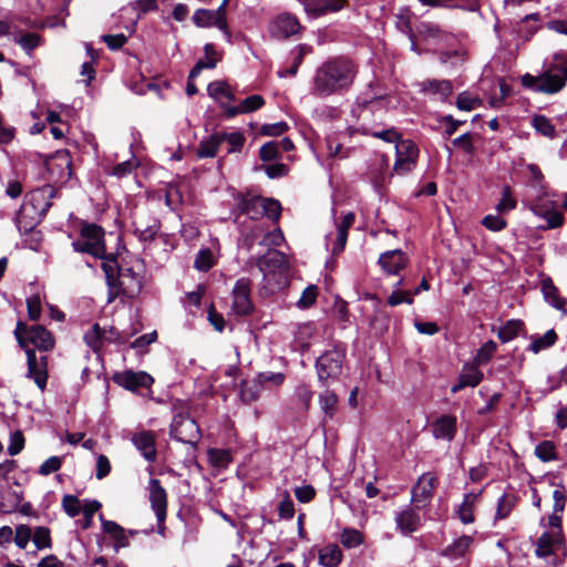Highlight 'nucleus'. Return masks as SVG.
Returning <instances> with one entry per match:
<instances>
[{"instance_id": "e433bc0d", "label": "nucleus", "mask_w": 567, "mask_h": 567, "mask_svg": "<svg viewBox=\"0 0 567 567\" xmlns=\"http://www.w3.org/2000/svg\"><path fill=\"white\" fill-rule=\"evenodd\" d=\"M220 145L221 144L218 133H215L208 138L200 141L196 151V155L199 158L214 157L217 154Z\"/></svg>"}, {"instance_id": "cd10ccee", "label": "nucleus", "mask_w": 567, "mask_h": 567, "mask_svg": "<svg viewBox=\"0 0 567 567\" xmlns=\"http://www.w3.org/2000/svg\"><path fill=\"white\" fill-rule=\"evenodd\" d=\"M472 544L473 538L471 536L463 535L449 545L443 550V555L451 559L464 557L470 551Z\"/></svg>"}, {"instance_id": "7ed1b4c3", "label": "nucleus", "mask_w": 567, "mask_h": 567, "mask_svg": "<svg viewBox=\"0 0 567 567\" xmlns=\"http://www.w3.org/2000/svg\"><path fill=\"white\" fill-rule=\"evenodd\" d=\"M567 81V52L559 51L553 55V61L539 75L526 73L522 76V84L534 91L545 94H555L563 90Z\"/></svg>"}, {"instance_id": "a18cd8bd", "label": "nucleus", "mask_w": 567, "mask_h": 567, "mask_svg": "<svg viewBox=\"0 0 567 567\" xmlns=\"http://www.w3.org/2000/svg\"><path fill=\"white\" fill-rule=\"evenodd\" d=\"M32 542L37 549H50L52 548L51 533L48 527L39 526L32 532Z\"/></svg>"}, {"instance_id": "8fccbe9b", "label": "nucleus", "mask_w": 567, "mask_h": 567, "mask_svg": "<svg viewBox=\"0 0 567 567\" xmlns=\"http://www.w3.org/2000/svg\"><path fill=\"white\" fill-rule=\"evenodd\" d=\"M497 350V344L493 340H488L482 344L474 357V363L477 365L486 364Z\"/></svg>"}, {"instance_id": "338daca9", "label": "nucleus", "mask_w": 567, "mask_h": 567, "mask_svg": "<svg viewBox=\"0 0 567 567\" xmlns=\"http://www.w3.org/2000/svg\"><path fill=\"white\" fill-rule=\"evenodd\" d=\"M279 156V144L275 141L264 144L259 150V157L264 162L276 159Z\"/></svg>"}, {"instance_id": "b1692460", "label": "nucleus", "mask_w": 567, "mask_h": 567, "mask_svg": "<svg viewBox=\"0 0 567 567\" xmlns=\"http://www.w3.org/2000/svg\"><path fill=\"white\" fill-rule=\"evenodd\" d=\"M265 104V100L261 95H258V94H254V95H250L246 99H244L243 101H240V103L236 106H225V110H226V114L228 117H234L238 114H247V113H251V112H255L257 110H259L260 107H262Z\"/></svg>"}, {"instance_id": "a211bd4d", "label": "nucleus", "mask_w": 567, "mask_h": 567, "mask_svg": "<svg viewBox=\"0 0 567 567\" xmlns=\"http://www.w3.org/2000/svg\"><path fill=\"white\" fill-rule=\"evenodd\" d=\"M300 30V23L296 16L290 13L279 14L270 25L271 33L281 39H286L290 35L298 33Z\"/></svg>"}, {"instance_id": "f8f14e48", "label": "nucleus", "mask_w": 567, "mask_h": 567, "mask_svg": "<svg viewBox=\"0 0 567 567\" xmlns=\"http://www.w3.org/2000/svg\"><path fill=\"white\" fill-rule=\"evenodd\" d=\"M113 381L128 391L136 392L141 389H150L154 379L144 371L125 370L115 373Z\"/></svg>"}, {"instance_id": "c756f323", "label": "nucleus", "mask_w": 567, "mask_h": 567, "mask_svg": "<svg viewBox=\"0 0 567 567\" xmlns=\"http://www.w3.org/2000/svg\"><path fill=\"white\" fill-rule=\"evenodd\" d=\"M342 560V551L336 544H329L319 550V564L324 567H337Z\"/></svg>"}, {"instance_id": "0e129e2a", "label": "nucleus", "mask_w": 567, "mask_h": 567, "mask_svg": "<svg viewBox=\"0 0 567 567\" xmlns=\"http://www.w3.org/2000/svg\"><path fill=\"white\" fill-rule=\"evenodd\" d=\"M318 297V288L315 285L308 286L301 293L299 300L297 301V307L300 309L310 308L315 305Z\"/></svg>"}, {"instance_id": "f257e3e1", "label": "nucleus", "mask_w": 567, "mask_h": 567, "mask_svg": "<svg viewBox=\"0 0 567 567\" xmlns=\"http://www.w3.org/2000/svg\"><path fill=\"white\" fill-rule=\"evenodd\" d=\"M357 75L355 64L346 58H334L322 63L312 81V94L327 97L347 91Z\"/></svg>"}, {"instance_id": "3c124183", "label": "nucleus", "mask_w": 567, "mask_h": 567, "mask_svg": "<svg viewBox=\"0 0 567 567\" xmlns=\"http://www.w3.org/2000/svg\"><path fill=\"white\" fill-rule=\"evenodd\" d=\"M315 333V326L311 322L298 326L295 332V340L301 349L308 348Z\"/></svg>"}, {"instance_id": "09e8293b", "label": "nucleus", "mask_w": 567, "mask_h": 567, "mask_svg": "<svg viewBox=\"0 0 567 567\" xmlns=\"http://www.w3.org/2000/svg\"><path fill=\"white\" fill-rule=\"evenodd\" d=\"M396 27L401 32L409 34L412 42L411 49L413 51H416L414 37L411 33V12L409 9H401L400 12L396 14Z\"/></svg>"}, {"instance_id": "0eeeda50", "label": "nucleus", "mask_w": 567, "mask_h": 567, "mask_svg": "<svg viewBox=\"0 0 567 567\" xmlns=\"http://www.w3.org/2000/svg\"><path fill=\"white\" fill-rule=\"evenodd\" d=\"M346 355L344 348L333 346L331 349L322 353L317 360V373L320 381L336 379L341 373L343 359Z\"/></svg>"}, {"instance_id": "4d7b16f0", "label": "nucleus", "mask_w": 567, "mask_h": 567, "mask_svg": "<svg viewBox=\"0 0 567 567\" xmlns=\"http://www.w3.org/2000/svg\"><path fill=\"white\" fill-rule=\"evenodd\" d=\"M103 331L101 327L95 323L85 334H84V341L85 343L94 351H97L104 340H103Z\"/></svg>"}, {"instance_id": "e2e57ef3", "label": "nucleus", "mask_w": 567, "mask_h": 567, "mask_svg": "<svg viewBox=\"0 0 567 567\" xmlns=\"http://www.w3.org/2000/svg\"><path fill=\"white\" fill-rule=\"evenodd\" d=\"M516 199L512 194V189L509 186H504L502 189V198L499 203L496 205V210L498 213H506L513 210L516 207Z\"/></svg>"}, {"instance_id": "c9c22d12", "label": "nucleus", "mask_w": 567, "mask_h": 567, "mask_svg": "<svg viewBox=\"0 0 567 567\" xmlns=\"http://www.w3.org/2000/svg\"><path fill=\"white\" fill-rule=\"evenodd\" d=\"M13 40L28 54H30L35 48H38L42 44L41 37L38 33H33V32L22 33L21 31H14Z\"/></svg>"}, {"instance_id": "a878e982", "label": "nucleus", "mask_w": 567, "mask_h": 567, "mask_svg": "<svg viewBox=\"0 0 567 567\" xmlns=\"http://www.w3.org/2000/svg\"><path fill=\"white\" fill-rule=\"evenodd\" d=\"M530 210L538 217L546 220V226H543L544 229H554L563 226L564 224V215L558 212L556 208L547 209L539 205H530Z\"/></svg>"}, {"instance_id": "c85d7f7f", "label": "nucleus", "mask_w": 567, "mask_h": 567, "mask_svg": "<svg viewBox=\"0 0 567 567\" xmlns=\"http://www.w3.org/2000/svg\"><path fill=\"white\" fill-rule=\"evenodd\" d=\"M205 59L199 60L195 66L192 69L189 73L190 79H195L198 76L204 69H214L219 61V56L217 55L213 44H206L205 48Z\"/></svg>"}, {"instance_id": "864d4df0", "label": "nucleus", "mask_w": 567, "mask_h": 567, "mask_svg": "<svg viewBox=\"0 0 567 567\" xmlns=\"http://www.w3.org/2000/svg\"><path fill=\"white\" fill-rule=\"evenodd\" d=\"M532 124L536 132L546 137L553 138L556 134L554 124L544 115L534 116Z\"/></svg>"}, {"instance_id": "bb28decb", "label": "nucleus", "mask_w": 567, "mask_h": 567, "mask_svg": "<svg viewBox=\"0 0 567 567\" xmlns=\"http://www.w3.org/2000/svg\"><path fill=\"white\" fill-rule=\"evenodd\" d=\"M23 501V493L8 487L0 491V512L4 514L13 513Z\"/></svg>"}, {"instance_id": "f3484780", "label": "nucleus", "mask_w": 567, "mask_h": 567, "mask_svg": "<svg viewBox=\"0 0 567 567\" xmlns=\"http://www.w3.org/2000/svg\"><path fill=\"white\" fill-rule=\"evenodd\" d=\"M100 519L103 532L107 534L114 542L115 551H118L121 548L127 547L130 545V536H134L137 534V532L133 529L125 530L116 522L104 519L103 516H100Z\"/></svg>"}, {"instance_id": "aec40b11", "label": "nucleus", "mask_w": 567, "mask_h": 567, "mask_svg": "<svg viewBox=\"0 0 567 567\" xmlns=\"http://www.w3.org/2000/svg\"><path fill=\"white\" fill-rule=\"evenodd\" d=\"M150 502L157 520L163 523L166 517L167 495L166 491L161 485V482L155 478L151 480Z\"/></svg>"}, {"instance_id": "423d86ee", "label": "nucleus", "mask_w": 567, "mask_h": 567, "mask_svg": "<svg viewBox=\"0 0 567 567\" xmlns=\"http://www.w3.org/2000/svg\"><path fill=\"white\" fill-rule=\"evenodd\" d=\"M72 247L78 252L89 254L95 258L104 260L109 258L105 256L104 230L95 224L83 225Z\"/></svg>"}, {"instance_id": "c03bdc74", "label": "nucleus", "mask_w": 567, "mask_h": 567, "mask_svg": "<svg viewBox=\"0 0 567 567\" xmlns=\"http://www.w3.org/2000/svg\"><path fill=\"white\" fill-rule=\"evenodd\" d=\"M54 189L50 185H45L41 188H38L31 194V202L35 205L40 202H44L43 206L41 207V213H45L51 207L50 199L54 197Z\"/></svg>"}, {"instance_id": "6e6552de", "label": "nucleus", "mask_w": 567, "mask_h": 567, "mask_svg": "<svg viewBox=\"0 0 567 567\" xmlns=\"http://www.w3.org/2000/svg\"><path fill=\"white\" fill-rule=\"evenodd\" d=\"M171 436L182 443L195 445L200 436L199 427L190 416L178 414L171 424Z\"/></svg>"}, {"instance_id": "f03ea898", "label": "nucleus", "mask_w": 567, "mask_h": 567, "mask_svg": "<svg viewBox=\"0 0 567 567\" xmlns=\"http://www.w3.org/2000/svg\"><path fill=\"white\" fill-rule=\"evenodd\" d=\"M109 287L107 302H113L118 296L135 298L142 290L143 277L133 267L120 266L115 258L102 262Z\"/></svg>"}, {"instance_id": "7c9ffc66", "label": "nucleus", "mask_w": 567, "mask_h": 567, "mask_svg": "<svg viewBox=\"0 0 567 567\" xmlns=\"http://www.w3.org/2000/svg\"><path fill=\"white\" fill-rule=\"evenodd\" d=\"M478 494L468 493L464 496L462 504L457 508V516L463 524L474 522V508L478 501Z\"/></svg>"}, {"instance_id": "ea45409f", "label": "nucleus", "mask_w": 567, "mask_h": 567, "mask_svg": "<svg viewBox=\"0 0 567 567\" xmlns=\"http://www.w3.org/2000/svg\"><path fill=\"white\" fill-rule=\"evenodd\" d=\"M319 404L324 417L332 419L337 410L338 396L333 391L326 390L319 396Z\"/></svg>"}, {"instance_id": "72a5a7b5", "label": "nucleus", "mask_w": 567, "mask_h": 567, "mask_svg": "<svg viewBox=\"0 0 567 567\" xmlns=\"http://www.w3.org/2000/svg\"><path fill=\"white\" fill-rule=\"evenodd\" d=\"M539 29V14L532 13L526 16L517 25V33L524 39L529 40Z\"/></svg>"}, {"instance_id": "9d476101", "label": "nucleus", "mask_w": 567, "mask_h": 567, "mask_svg": "<svg viewBox=\"0 0 567 567\" xmlns=\"http://www.w3.org/2000/svg\"><path fill=\"white\" fill-rule=\"evenodd\" d=\"M251 281L248 278H239L231 291L233 311L238 316H245L252 310V301L250 298Z\"/></svg>"}, {"instance_id": "680f3d73", "label": "nucleus", "mask_w": 567, "mask_h": 567, "mask_svg": "<svg viewBox=\"0 0 567 567\" xmlns=\"http://www.w3.org/2000/svg\"><path fill=\"white\" fill-rule=\"evenodd\" d=\"M32 539V529L30 526L21 524L16 527L14 543L20 549H25Z\"/></svg>"}, {"instance_id": "a19ab883", "label": "nucleus", "mask_w": 567, "mask_h": 567, "mask_svg": "<svg viewBox=\"0 0 567 567\" xmlns=\"http://www.w3.org/2000/svg\"><path fill=\"white\" fill-rule=\"evenodd\" d=\"M218 136L220 138V144L224 142L228 143V153L240 152L246 142L244 134L239 131L219 132Z\"/></svg>"}, {"instance_id": "4468645a", "label": "nucleus", "mask_w": 567, "mask_h": 567, "mask_svg": "<svg viewBox=\"0 0 567 567\" xmlns=\"http://www.w3.org/2000/svg\"><path fill=\"white\" fill-rule=\"evenodd\" d=\"M228 0H223V3L217 10L198 9L193 16V21L197 27H217L226 31L227 22L225 17V8Z\"/></svg>"}, {"instance_id": "4be33fe9", "label": "nucleus", "mask_w": 567, "mask_h": 567, "mask_svg": "<svg viewBox=\"0 0 567 567\" xmlns=\"http://www.w3.org/2000/svg\"><path fill=\"white\" fill-rule=\"evenodd\" d=\"M408 259L400 249L383 252L379 258V265L389 275H396L405 267Z\"/></svg>"}, {"instance_id": "5701e85b", "label": "nucleus", "mask_w": 567, "mask_h": 567, "mask_svg": "<svg viewBox=\"0 0 567 567\" xmlns=\"http://www.w3.org/2000/svg\"><path fill=\"white\" fill-rule=\"evenodd\" d=\"M561 544V529H551L550 532H545L538 538L535 553L538 557H547L553 554L555 546H559Z\"/></svg>"}, {"instance_id": "37998d69", "label": "nucleus", "mask_w": 567, "mask_h": 567, "mask_svg": "<svg viewBox=\"0 0 567 567\" xmlns=\"http://www.w3.org/2000/svg\"><path fill=\"white\" fill-rule=\"evenodd\" d=\"M209 96L219 101L223 104V100L233 101L234 95L227 83L223 81H214L208 84L207 87Z\"/></svg>"}, {"instance_id": "412c9836", "label": "nucleus", "mask_w": 567, "mask_h": 567, "mask_svg": "<svg viewBox=\"0 0 567 567\" xmlns=\"http://www.w3.org/2000/svg\"><path fill=\"white\" fill-rule=\"evenodd\" d=\"M431 427L435 439L452 441L456 433V417L454 415L444 414L436 419Z\"/></svg>"}, {"instance_id": "f704fd0d", "label": "nucleus", "mask_w": 567, "mask_h": 567, "mask_svg": "<svg viewBox=\"0 0 567 567\" xmlns=\"http://www.w3.org/2000/svg\"><path fill=\"white\" fill-rule=\"evenodd\" d=\"M262 389L264 385L257 377L251 380H245L241 384L240 398L245 403H251L259 398Z\"/></svg>"}, {"instance_id": "13d9d810", "label": "nucleus", "mask_w": 567, "mask_h": 567, "mask_svg": "<svg viewBox=\"0 0 567 567\" xmlns=\"http://www.w3.org/2000/svg\"><path fill=\"white\" fill-rule=\"evenodd\" d=\"M261 215L265 214L268 218L272 220H278L280 213H281V206L278 200H275L272 198H262L261 197Z\"/></svg>"}, {"instance_id": "1a4fd4ad", "label": "nucleus", "mask_w": 567, "mask_h": 567, "mask_svg": "<svg viewBox=\"0 0 567 567\" xmlns=\"http://www.w3.org/2000/svg\"><path fill=\"white\" fill-rule=\"evenodd\" d=\"M396 161L394 163V172L404 175L411 172L419 157V148L411 140H402L395 145Z\"/></svg>"}, {"instance_id": "774afa93", "label": "nucleus", "mask_w": 567, "mask_h": 567, "mask_svg": "<svg viewBox=\"0 0 567 567\" xmlns=\"http://www.w3.org/2000/svg\"><path fill=\"white\" fill-rule=\"evenodd\" d=\"M453 145L461 148L468 155L474 154V136L471 133H465L453 140Z\"/></svg>"}, {"instance_id": "052dcab7", "label": "nucleus", "mask_w": 567, "mask_h": 567, "mask_svg": "<svg viewBox=\"0 0 567 567\" xmlns=\"http://www.w3.org/2000/svg\"><path fill=\"white\" fill-rule=\"evenodd\" d=\"M62 507L70 517H75L82 512L83 504L76 496L69 494L63 496Z\"/></svg>"}, {"instance_id": "9b49d317", "label": "nucleus", "mask_w": 567, "mask_h": 567, "mask_svg": "<svg viewBox=\"0 0 567 567\" xmlns=\"http://www.w3.org/2000/svg\"><path fill=\"white\" fill-rule=\"evenodd\" d=\"M27 378L32 379L37 386L43 392L48 382V358L47 355L37 357L33 349H27Z\"/></svg>"}, {"instance_id": "58836bf2", "label": "nucleus", "mask_w": 567, "mask_h": 567, "mask_svg": "<svg viewBox=\"0 0 567 567\" xmlns=\"http://www.w3.org/2000/svg\"><path fill=\"white\" fill-rule=\"evenodd\" d=\"M543 293L545 300L554 308L565 311L566 299L561 298L558 293V289L553 285L550 280L543 282Z\"/></svg>"}, {"instance_id": "6ab92c4d", "label": "nucleus", "mask_w": 567, "mask_h": 567, "mask_svg": "<svg viewBox=\"0 0 567 567\" xmlns=\"http://www.w3.org/2000/svg\"><path fill=\"white\" fill-rule=\"evenodd\" d=\"M131 440L146 461L151 463L156 461L155 434L152 431L135 432Z\"/></svg>"}, {"instance_id": "5fc2aeb1", "label": "nucleus", "mask_w": 567, "mask_h": 567, "mask_svg": "<svg viewBox=\"0 0 567 567\" xmlns=\"http://www.w3.org/2000/svg\"><path fill=\"white\" fill-rule=\"evenodd\" d=\"M215 265V257L209 248L200 249L195 258L194 267L200 271H208Z\"/></svg>"}, {"instance_id": "20e7f679", "label": "nucleus", "mask_w": 567, "mask_h": 567, "mask_svg": "<svg viewBox=\"0 0 567 567\" xmlns=\"http://www.w3.org/2000/svg\"><path fill=\"white\" fill-rule=\"evenodd\" d=\"M264 275L265 289L274 293L288 285L286 257L278 250H269L257 261Z\"/></svg>"}, {"instance_id": "49530a36", "label": "nucleus", "mask_w": 567, "mask_h": 567, "mask_svg": "<svg viewBox=\"0 0 567 567\" xmlns=\"http://www.w3.org/2000/svg\"><path fill=\"white\" fill-rule=\"evenodd\" d=\"M523 327L519 320H509L498 330V338L503 343L509 342L515 339Z\"/></svg>"}, {"instance_id": "2f4dec72", "label": "nucleus", "mask_w": 567, "mask_h": 567, "mask_svg": "<svg viewBox=\"0 0 567 567\" xmlns=\"http://www.w3.org/2000/svg\"><path fill=\"white\" fill-rule=\"evenodd\" d=\"M353 221L354 215L352 213H348L343 216L341 223L337 225V243L332 248V254H338L343 250L348 239V230L352 226Z\"/></svg>"}, {"instance_id": "de8ad7c7", "label": "nucleus", "mask_w": 567, "mask_h": 567, "mask_svg": "<svg viewBox=\"0 0 567 567\" xmlns=\"http://www.w3.org/2000/svg\"><path fill=\"white\" fill-rule=\"evenodd\" d=\"M208 460L212 466L221 470L231 462V455L227 450L210 449L208 450Z\"/></svg>"}, {"instance_id": "4c0bfd02", "label": "nucleus", "mask_w": 567, "mask_h": 567, "mask_svg": "<svg viewBox=\"0 0 567 567\" xmlns=\"http://www.w3.org/2000/svg\"><path fill=\"white\" fill-rule=\"evenodd\" d=\"M463 384L466 386L475 388L483 380V372L478 369V365L473 363H466L458 377Z\"/></svg>"}, {"instance_id": "ddd939ff", "label": "nucleus", "mask_w": 567, "mask_h": 567, "mask_svg": "<svg viewBox=\"0 0 567 567\" xmlns=\"http://www.w3.org/2000/svg\"><path fill=\"white\" fill-rule=\"evenodd\" d=\"M134 234L140 240H153L159 230V221L144 210H136L133 215Z\"/></svg>"}, {"instance_id": "69168bd1", "label": "nucleus", "mask_w": 567, "mask_h": 567, "mask_svg": "<svg viewBox=\"0 0 567 567\" xmlns=\"http://www.w3.org/2000/svg\"><path fill=\"white\" fill-rule=\"evenodd\" d=\"M456 105L462 111H472L481 105V100L467 92L458 94Z\"/></svg>"}, {"instance_id": "bf43d9fd", "label": "nucleus", "mask_w": 567, "mask_h": 567, "mask_svg": "<svg viewBox=\"0 0 567 567\" xmlns=\"http://www.w3.org/2000/svg\"><path fill=\"white\" fill-rule=\"evenodd\" d=\"M310 51V49L307 47V45H299L298 47V52L293 59V63L290 68L288 69H285V70H279L278 71V75L280 78H286V76H293L296 75L297 71H298V68L299 65L301 64L302 62V59L303 56Z\"/></svg>"}, {"instance_id": "393cba45", "label": "nucleus", "mask_w": 567, "mask_h": 567, "mask_svg": "<svg viewBox=\"0 0 567 567\" xmlns=\"http://www.w3.org/2000/svg\"><path fill=\"white\" fill-rule=\"evenodd\" d=\"M422 90L433 97L444 100L452 94L453 86L449 80H429L422 83Z\"/></svg>"}, {"instance_id": "603ef678", "label": "nucleus", "mask_w": 567, "mask_h": 567, "mask_svg": "<svg viewBox=\"0 0 567 567\" xmlns=\"http://www.w3.org/2000/svg\"><path fill=\"white\" fill-rule=\"evenodd\" d=\"M535 455L542 462H550L557 458L556 446L551 441H543L535 447Z\"/></svg>"}, {"instance_id": "6e6d98bb", "label": "nucleus", "mask_w": 567, "mask_h": 567, "mask_svg": "<svg viewBox=\"0 0 567 567\" xmlns=\"http://www.w3.org/2000/svg\"><path fill=\"white\" fill-rule=\"evenodd\" d=\"M341 544L347 548H354L362 544V534L354 528H344L340 536Z\"/></svg>"}, {"instance_id": "473e14b6", "label": "nucleus", "mask_w": 567, "mask_h": 567, "mask_svg": "<svg viewBox=\"0 0 567 567\" xmlns=\"http://www.w3.org/2000/svg\"><path fill=\"white\" fill-rule=\"evenodd\" d=\"M261 197L243 196L238 200V209L247 214L251 219H257L261 215Z\"/></svg>"}, {"instance_id": "79ce46f5", "label": "nucleus", "mask_w": 567, "mask_h": 567, "mask_svg": "<svg viewBox=\"0 0 567 567\" xmlns=\"http://www.w3.org/2000/svg\"><path fill=\"white\" fill-rule=\"evenodd\" d=\"M556 340L557 334L553 329H550L546 331L543 336L533 337L532 343L529 344L528 349L534 353H538L542 350L551 347L556 342Z\"/></svg>"}, {"instance_id": "dca6fc26", "label": "nucleus", "mask_w": 567, "mask_h": 567, "mask_svg": "<svg viewBox=\"0 0 567 567\" xmlns=\"http://www.w3.org/2000/svg\"><path fill=\"white\" fill-rule=\"evenodd\" d=\"M437 485V477L432 473H425L419 477L412 488L411 501L416 507L425 506L432 498L433 492Z\"/></svg>"}, {"instance_id": "2eb2a0df", "label": "nucleus", "mask_w": 567, "mask_h": 567, "mask_svg": "<svg viewBox=\"0 0 567 567\" xmlns=\"http://www.w3.org/2000/svg\"><path fill=\"white\" fill-rule=\"evenodd\" d=\"M394 522L396 529L403 536H410L420 529L423 519L415 508L405 506L395 513Z\"/></svg>"}, {"instance_id": "39448f33", "label": "nucleus", "mask_w": 567, "mask_h": 567, "mask_svg": "<svg viewBox=\"0 0 567 567\" xmlns=\"http://www.w3.org/2000/svg\"><path fill=\"white\" fill-rule=\"evenodd\" d=\"M13 333L19 346L25 352L27 349H31L30 344H33L41 351H50L54 348V338L43 326L28 327L24 322L18 321Z\"/></svg>"}]
</instances>
